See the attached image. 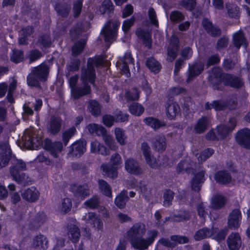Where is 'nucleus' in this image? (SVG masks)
I'll use <instances>...</instances> for the list:
<instances>
[{"label":"nucleus","mask_w":250,"mask_h":250,"mask_svg":"<svg viewBox=\"0 0 250 250\" xmlns=\"http://www.w3.org/2000/svg\"><path fill=\"white\" fill-rule=\"evenodd\" d=\"M125 169L131 174L139 175L142 173V170L138 163L133 159L129 158L125 161Z\"/></svg>","instance_id":"nucleus-13"},{"label":"nucleus","mask_w":250,"mask_h":250,"mask_svg":"<svg viewBox=\"0 0 250 250\" xmlns=\"http://www.w3.org/2000/svg\"><path fill=\"white\" fill-rule=\"evenodd\" d=\"M85 43V41H81L76 43L72 48L73 54L75 56L80 54L84 46Z\"/></svg>","instance_id":"nucleus-56"},{"label":"nucleus","mask_w":250,"mask_h":250,"mask_svg":"<svg viewBox=\"0 0 250 250\" xmlns=\"http://www.w3.org/2000/svg\"><path fill=\"white\" fill-rule=\"evenodd\" d=\"M135 18L131 17L128 20H125L123 23L122 29L124 32H127L133 25L135 21Z\"/></svg>","instance_id":"nucleus-60"},{"label":"nucleus","mask_w":250,"mask_h":250,"mask_svg":"<svg viewBox=\"0 0 250 250\" xmlns=\"http://www.w3.org/2000/svg\"><path fill=\"white\" fill-rule=\"evenodd\" d=\"M119 25L120 22L117 21H109L105 23L101 34L104 36L105 42H110L114 39Z\"/></svg>","instance_id":"nucleus-7"},{"label":"nucleus","mask_w":250,"mask_h":250,"mask_svg":"<svg viewBox=\"0 0 250 250\" xmlns=\"http://www.w3.org/2000/svg\"><path fill=\"white\" fill-rule=\"evenodd\" d=\"M146 65L150 70L155 73H158L160 69V63L154 58H150L146 62Z\"/></svg>","instance_id":"nucleus-40"},{"label":"nucleus","mask_w":250,"mask_h":250,"mask_svg":"<svg viewBox=\"0 0 250 250\" xmlns=\"http://www.w3.org/2000/svg\"><path fill=\"white\" fill-rule=\"evenodd\" d=\"M146 227L142 223L135 224L127 232V236L132 247L137 250H142L146 245L145 239L142 238L146 232Z\"/></svg>","instance_id":"nucleus-1"},{"label":"nucleus","mask_w":250,"mask_h":250,"mask_svg":"<svg viewBox=\"0 0 250 250\" xmlns=\"http://www.w3.org/2000/svg\"><path fill=\"white\" fill-rule=\"evenodd\" d=\"M179 106L175 103L170 102L166 106V112L167 116L170 119H173L178 114Z\"/></svg>","instance_id":"nucleus-28"},{"label":"nucleus","mask_w":250,"mask_h":250,"mask_svg":"<svg viewBox=\"0 0 250 250\" xmlns=\"http://www.w3.org/2000/svg\"><path fill=\"white\" fill-rule=\"evenodd\" d=\"M33 130H26L25 132L24 135L25 140L30 142L33 147L38 148L42 144V140L41 138H35L32 136Z\"/></svg>","instance_id":"nucleus-26"},{"label":"nucleus","mask_w":250,"mask_h":250,"mask_svg":"<svg viewBox=\"0 0 250 250\" xmlns=\"http://www.w3.org/2000/svg\"><path fill=\"white\" fill-rule=\"evenodd\" d=\"M47 149L50 151L51 155L54 158L59 157L62 149V145L61 142H56L50 144Z\"/></svg>","instance_id":"nucleus-27"},{"label":"nucleus","mask_w":250,"mask_h":250,"mask_svg":"<svg viewBox=\"0 0 250 250\" xmlns=\"http://www.w3.org/2000/svg\"><path fill=\"white\" fill-rule=\"evenodd\" d=\"M214 151L212 149L208 148L204 150L199 156L197 159L199 161L202 162L205 161L208 157L211 156L213 153Z\"/></svg>","instance_id":"nucleus-57"},{"label":"nucleus","mask_w":250,"mask_h":250,"mask_svg":"<svg viewBox=\"0 0 250 250\" xmlns=\"http://www.w3.org/2000/svg\"><path fill=\"white\" fill-rule=\"evenodd\" d=\"M12 166L10 167V173L13 179L18 183L24 180L25 175L22 171L26 169V165L21 160H12Z\"/></svg>","instance_id":"nucleus-6"},{"label":"nucleus","mask_w":250,"mask_h":250,"mask_svg":"<svg viewBox=\"0 0 250 250\" xmlns=\"http://www.w3.org/2000/svg\"><path fill=\"white\" fill-rule=\"evenodd\" d=\"M142 150L147 164L151 167H155L158 166V162L153 157H151L150 152V147L146 143L142 144Z\"/></svg>","instance_id":"nucleus-18"},{"label":"nucleus","mask_w":250,"mask_h":250,"mask_svg":"<svg viewBox=\"0 0 250 250\" xmlns=\"http://www.w3.org/2000/svg\"><path fill=\"white\" fill-rule=\"evenodd\" d=\"M127 199V192L125 190H123L116 198L115 203L118 208H122L125 206Z\"/></svg>","instance_id":"nucleus-37"},{"label":"nucleus","mask_w":250,"mask_h":250,"mask_svg":"<svg viewBox=\"0 0 250 250\" xmlns=\"http://www.w3.org/2000/svg\"><path fill=\"white\" fill-rule=\"evenodd\" d=\"M230 125L227 127L224 125H221L217 127L215 131H212L209 132L207 137L208 139L213 140L215 138L218 139L224 138L229 131H232L235 126V122L232 120L229 123Z\"/></svg>","instance_id":"nucleus-8"},{"label":"nucleus","mask_w":250,"mask_h":250,"mask_svg":"<svg viewBox=\"0 0 250 250\" xmlns=\"http://www.w3.org/2000/svg\"><path fill=\"white\" fill-rule=\"evenodd\" d=\"M111 164L116 167H111L107 164H103L101 169L105 173V174L111 178H115L117 176V167L122 163V159L118 153L113 154L110 158Z\"/></svg>","instance_id":"nucleus-5"},{"label":"nucleus","mask_w":250,"mask_h":250,"mask_svg":"<svg viewBox=\"0 0 250 250\" xmlns=\"http://www.w3.org/2000/svg\"><path fill=\"white\" fill-rule=\"evenodd\" d=\"M115 121V119L112 116L106 115L103 116V122L106 126H111Z\"/></svg>","instance_id":"nucleus-64"},{"label":"nucleus","mask_w":250,"mask_h":250,"mask_svg":"<svg viewBox=\"0 0 250 250\" xmlns=\"http://www.w3.org/2000/svg\"><path fill=\"white\" fill-rule=\"evenodd\" d=\"M88 108L92 114L95 116H97L101 113V106L96 101H90Z\"/></svg>","instance_id":"nucleus-42"},{"label":"nucleus","mask_w":250,"mask_h":250,"mask_svg":"<svg viewBox=\"0 0 250 250\" xmlns=\"http://www.w3.org/2000/svg\"><path fill=\"white\" fill-rule=\"evenodd\" d=\"M136 34L137 36L149 44L150 42V35L149 32L144 31L142 28H138L136 30Z\"/></svg>","instance_id":"nucleus-47"},{"label":"nucleus","mask_w":250,"mask_h":250,"mask_svg":"<svg viewBox=\"0 0 250 250\" xmlns=\"http://www.w3.org/2000/svg\"><path fill=\"white\" fill-rule=\"evenodd\" d=\"M224 78L226 80L225 83L232 87H239L243 85V82L239 78L227 75L224 76Z\"/></svg>","instance_id":"nucleus-30"},{"label":"nucleus","mask_w":250,"mask_h":250,"mask_svg":"<svg viewBox=\"0 0 250 250\" xmlns=\"http://www.w3.org/2000/svg\"><path fill=\"white\" fill-rule=\"evenodd\" d=\"M146 124L154 129H157L164 125L157 119L153 117H148L144 119Z\"/></svg>","instance_id":"nucleus-46"},{"label":"nucleus","mask_w":250,"mask_h":250,"mask_svg":"<svg viewBox=\"0 0 250 250\" xmlns=\"http://www.w3.org/2000/svg\"><path fill=\"white\" fill-rule=\"evenodd\" d=\"M203 25L207 31L210 35L215 36L220 34V29L218 27L213 26L208 20H204Z\"/></svg>","instance_id":"nucleus-29"},{"label":"nucleus","mask_w":250,"mask_h":250,"mask_svg":"<svg viewBox=\"0 0 250 250\" xmlns=\"http://www.w3.org/2000/svg\"><path fill=\"white\" fill-rule=\"evenodd\" d=\"M87 224H90L93 227L98 229H103V224L99 216L93 212H89L86 214L83 218Z\"/></svg>","instance_id":"nucleus-16"},{"label":"nucleus","mask_w":250,"mask_h":250,"mask_svg":"<svg viewBox=\"0 0 250 250\" xmlns=\"http://www.w3.org/2000/svg\"><path fill=\"white\" fill-rule=\"evenodd\" d=\"M158 235V232L155 230L149 231L147 233V237L146 239H145L146 242L145 246L142 247L141 250L146 249L148 246L151 244L154 241L155 239Z\"/></svg>","instance_id":"nucleus-49"},{"label":"nucleus","mask_w":250,"mask_h":250,"mask_svg":"<svg viewBox=\"0 0 250 250\" xmlns=\"http://www.w3.org/2000/svg\"><path fill=\"white\" fill-rule=\"evenodd\" d=\"M241 219V215L240 211L238 209H235L232 211L229 215V227L232 229H235L239 227L240 221Z\"/></svg>","instance_id":"nucleus-20"},{"label":"nucleus","mask_w":250,"mask_h":250,"mask_svg":"<svg viewBox=\"0 0 250 250\" xmlns=\"http://www.w3.org/2000/svg\"><path fill=\"white\" fill-rule=\"evenodd\" d=\"M72 207L71 200L69 198L64 199L60 207V210L62 213H65L70 210Z\"/></svg>","instance_id":"nucleus-51"},{"label":"nucleus","mask_w":250,"mask_h":250,"mask_svg":"<svg viewBox=\"0 0 250 250\" xmlns=\"http://www.w3.org/2000/svg\"><path fill=\"white\" fill-rule=\"evenodd\" d=\"M102 135L103 136V140H104L105 144L110 149L115 150L117 149L118 147L114 142V139L110 135L106 134L105 132Z\"/></svg>","instance_id":"nucleus-44"},{"label":"nucleus","mask_w":250,"mask_h":250,"mask_svg":"<svg viewBox=\"0 0 250 250\" xmlns=\"http://www.w3.org/2000/svg\"><path fill=\"white\" fill-rule=\"evenodd\" d=\"M174 193L172 191H167L164 196V204L165 206H168L173 198Z\"/></svg>","instance_id":"nucleus-62"},{"label":"nucleus","mask_w":250,"mask_h":250,"mask_svg":"<svg viewBox=\"0 0 250 250\" xmlns=\"http://www.w3.org/2000/svg\"><path fill=\"white\" fill-rule=\"evenodd\" d=\"M178 50V44L177 39L174 38L173 42H171L167 50V60L173 61L176 57Z\"/></svg>","instance_id":"nucleus-25"},{"label":"nucleus","mask_w":250,"mask_h":250,"mask_svg":"<svg viewBox=\"0 0 250 250\" xmlns=\"http://www.w3.org/2000/svg\"><path fill=\"white\" fill-rule=\"evenodd\" d=\"M225 104L222 101H214L212 104L207 103L206 108L207 109L214 108L216 111L221 110L225 108Z\"/></svg>","instance_id":"nucleus-53"},{"label":"nucleus","mask_w":250,"mask_h":250,"mask_svg":"<svg viewBox=\"0 0 250 250\" xmlns=\"http://www.w3.org/2000/svg\"><path fill=\"white\" fill-rule=\"evenodd\" d=\"M226 234L225 230L218 231L217 229L212 228L210 230L207 228H203L196 232L194 238L196 240H200L207 237H211L219 241L225 238Z\"/></svg>","instance_id":"nucleus-4"},{"label":"nucleus","mask_w":250,"mask_h":250,"mask_svg":"<svg viewBox=\"0 0 250 250\" xmlns=\"http://www.w3.org/2000/svg\"><path fill=\"white\" fill-rule=\"evenodd\" d=\"M226 8L229 17L235 18L239 17V9L236 5L228 2L226 4Z\"/></svg>","instance_id":"nucleus-36"},{"label":"nucleus","mask_w":250,"mask_h":250,"mask_svg":"<svg viewBox=\"0 0 250 250\" xmlns=\"http://www.w3.org/2000/svg\"><path fill=\"white\" fill-rule=\"evenodd\" d=\"M76 131L75 128L72 127L63 132L62 141L65 146L67 145L69 139L74 135Z\"/></svg>","instance_id":"nucleus-54"},{"label":"nucleus","mask_w":250,"mask_h":250,"mask_svg":"<svg viewBox=\"0 0 250 250\" xmlns=\"http://www.w3.org/2000/svg\"><path fill=\"white\" fill-rule=\"evenodd\" d=\"M227 245L230 250H238L241 246V239L237 233H232L227 239Z\"/></svg>","instance_id":"nucleus-15"},{"label":"nucleus","mask_w":250,"mask_h":250,"mask_svg":"<svg viewBox=\"0 0 250 250\" xmlns=\"http://www.w3.org/2000/svg\"><path fill=\"white\" fill-rule=\"evenodd\" d=\"M169 19L172 22H180L184 20V16L181 12L174 11L170 13Z\"/></svg>","instance_id":"nucleus-55"},{"label":"nucleus","mask_w":250,"mask_h":250,"mask_svg":"<svg viewBox=\"0 0 250 250\" xmlns=\"http://www.w3.org/2000/svg\"><path fill=\"white\" fill-rule=\"evenodd\" d=\"M236 140L243 147L250 148V130L245 128L239 131L236 136Z\"/></svg>","instance_id":"nucleus-11"},{"label":"nucleus","mask_w":250,"mask_h":250,"mask_svg":"<svg viewBox=\"0 0 250 250\" xmlns=\"http://www.w3.org/2000/svg\"><path fill=\"white\" fill-rule=\"evenodd\" d=\"M78 79L77 76H74L70 78L69 80V84L71 89V92L73 96L75 98H78L80 96L87 94L90 92V88L89 85L87 84L89 83V77L87 73V71L83 70L81 80L83 82V87L82 88H75V85Z\"/></svg>","instance_id":"nucleus-2"},{"label":"nucleus","mask_w":250,"mask_h":250,"mask_svg":"<svg viewBox=\"0 0 250 250\" xmlns=\"http://www.w3.org/2000/svg\"><path fill=\"white\" fill-rule=\"evenodd\" d=\"M48 69V66L44 63L34 67L32 72L27 77L28 84L30 86H37L40 82L45 81L47 78Z\"/></svg>","instance_id":"nucleus-3"},{"label":"nucleus","mask_w":250,"mask_h":250,"mask_svg":"<svg viewBox=\"0 0 250 250\" xmlns=\"http://www.w3.org/2000/svg\"><path fill=\"white\" fill-rule=\"evenodd\" d=\"M99 10L101 14L108 15L113 10L111 1L105 0L100 7Z\"/></svg>","instance_id":"nucleus-35"},{"label":"nucleus","mask_w":250,"mask_h":250,"mask_svg":"<svg viewBox=\"0 0 250 250\" xmlns=\"http://www.w3.org/2000/svg\"><path fill=\"white\" fill-rule=\"evenodd\" d=\"M193 166V164L190 162V159L187 158L185 160L181 161L178 164L177 169L179 172L184 170L188 171V169Z\"/></svg>","instance_id":"nucleus-41"},{"label":"nucleus","mask_w":250,"mask_h":250,"mask_svg":"<svg viewBox=\"0 0 250 250\" xmlns=\"http://www.w3.org/2000/svg\"><path fill=\"white\" fill-rule=\"evenodd\" d=\"M130 112L135 116L141 115L144 111L143 106L138 103L132 104L129 107Z\"/></svg>","instance_id":"nucleus-45"},{"label":"nucleus","mask_w":250,"mask_h":250,"mask_svg":"<svg viewBox=\"0 0 250 250\" xmlns=\"http://www.w3.org/2000/svg\"><path fill=\"white\" fill-rule=\"evenodd\" d=\"M165 140V138L163 136L157 137L153 142V147L158 151L164 150L166 146Z\"/></svg>","instance_id":"nucleus-38"},{"label":"nucleus","mask_w":250,"mask_h":250,"mask_svg":"<svg viewBox=\"0 0 250 250\" xmlns=\"http://www.w3.org/2000/svg\"><path fill=\"white\" fill-rule=\"evenodd\" d=\"M87 128L90 133H95L99 136L103 135L106 132L105 129L102 125L95 124L88 125Z\"/></svg>","instance_id":"nucleus-39"},{"label":"nucleus","mask_w":250,"mask_h":250,"mask_svg":"<svg viewBox=\"0 0 250 250\" xmlns=\"http://www.w3.org/2000/svg\"><path fill=\"white\" fill-rule=\"evenodd\" d=\"M209 124L208 120L206 118H202L199 120L196 126L195 130L197 132L201 133L206 129Z\"/></svg>","instance_id":"nucleus-43"},{"label":"nucleus","mask_w":250,"mask_h":250,"mask_svg":"<svg viewBox=\"0 0 250 250\" xmlns=\"http://www.w3.org/2000/svg\"><path fill=\"white\" fill-rule=\"evenodd\" d=\"M0 147L2 149V152H0V168H1L8 164L11 150L6 142L0 143Z\"/></svg>","instance_id":"nucleus-12"},{"label":"nucleus","mask_w":250,"mask_h":250,"mask_svg":"<svg viewBox=\"0 0 250 250\" xmlns=\"http://www.w3.org/2000/svg\"><path fill=\"white\" fill-rule=\"evenodd\" d=\"M75 196L81 200H83L89 195L88 187L87 185L74 186L73 188Z\"/></svg>","instance_id":"nucleus-24"},{"label":"nucleus","mask_w":250,"mask_h":250,"mask_svg":"<svg viewBox=\"0 0 250 250\" xmlns=\"http://www.w3.org/2000/svg\"><path fill=\"white\" fill-rule=\"evenodd\" d=\"M62 120L59 118H53L48 125V129L52 133L58 132L61 126Z\"/></svg>","instance_id":"nucleus-31"},{"label":"nucleus","mask_w":250,"mask_h":250,"mask_svg":"<svg viewBox=\"0 0 250 250\" xmlns=\"http://www.w3.org/2000/svg\"><path fill=\"white\" fill-rule=\"evenodd\" d=\"M181 5L185 8L192 11L196 5V0H183Z\"/></svg>","instance_id":"nucleus-59"},{"label":"nucleus","mask_w":250,"mask_h":250,"mask_svg":"<svg viewBox=\"0 0 250 250\" xmlns=\"http://www.w3.org/2000/svg\"><path fill=\"white\" fill-rule=\"evenodd\" d=\"M204 172L203 170L195 173L191 182L192 189L195 191L199 190L201 184L204 182Z\"/></svg>","instance_id":"nucleus-23"},{"label":"nucleus","mask_w":250,"mask_h":250,"mask_svg":"<svg viewBox=\"0 0 250 250\" xmlns=\"http://www.w3.org/2000/svg\"><path fill=\"white\" fill-rule=\"evenodd\" d=\"M234 45L239 49L241 45L246 46V42L243 33L241 31L236 32L233 35Z\"/></svg>","instance_id":"nucleus-34"},{"label":"nucleus","mask_w":250,"mask_h":250,"mask_svg":"<svg viewBox=\"0 0 250 250\" xmlns=\"http://www.w3.org/2000/svg\"><path fill=\"white\" fill-rule=\"evenodd\" d=\"M103 62V57L98 56L95 59L90 58L88 60L87 69L85 70L89 77V83H93L95 77L94 66L101 65Z\"/></svg>","instance_id":"nucleus-10"},{"label":"nucleus","mask_w":250,"mask_h":250,"mask_svg":"<svg viewBox=\"0 0 250 250\" xmlns=\"http://www.w3.org/2000/svg\"><path fill=\"white\" fill-rule=\"evenodd\" d=\"M116 139L121 145H125L127 143V136L125 131L120 128H116L114 131Z\"/></svg>","instance_id":"nucleus-32"},{"label":"nucleus","mask_w":250,"mask_h":250,"mask_svg":"<svg viewBox=\"0 0 250 250\" xmlns=\"http://www.w3.org/2000/svg\"><path fill=\"white\" fill-rule=\"evenodd\" d=\"M90 151L91 153L101 154L104 156L110 153L109 150L97 140H94L91 142Z\"/></svg>","instance_id":"nucleus-19"},{"label":"nucleus","mask_w":250,"mask_h":250,"mask_svg":"<svg viewBox=\"0 0 250 250\" xmlns=\"http://www.w3.org/2000/svg\"><path fill=\"white\" fill-rule=\"evenodd\" d=\"M215 180L220 183L227 184L231 181V177L225 171H219L214 176Z\"/></svg>","instance_id":"nucleus-33"},{"label":"nucleus","mask_w":250,"mask_h":250,"mask_svg":"<svg viewBox=\"0 0 250 250\" xmlns=\"http://www.w3.org/2000/svg\"><path fill=\"white\" fill-rule=\"evenodd\" d=\"M226 199L224 197L221 195L215 196L211 201L212 206L214 208H218L222 207L225 204Z\"/></svg>","instance_id":"nucleus-48"},{"label":"nucleus","mask_w":250,"mask_h":250,"mask_svg":"<svg viewBox=\"0 0 250 250\" xmlns=\"http://www.w3.org/2000/svg\"><path fill=\"white\" fill-rule=\"evenodd\" d=\"M22 198L30 202L36 201L39 197L40 193L38 190L33 187L21 191Z\"/></svg>","instance_id":"nucleus-17"},{"label":"nucleus","mask_w":250,"mask_h":250,"mask_svg":"<svg viewBox=\"0 0 250 250\" xmlns=\"http://www.w3.org/2000/svg\"><path fill=\"white\" fill-rule=\"evenodd\" d=\"M99 188L102 193L106 196L111 197V189L108 184L104 180H99Z\"/></svg>","instance_id":"nucleus-52"},{"label":"nucleus","mask_w":250,"mask_h":250,"mask_svg":"<svg viewBox=\"0 0 250 250\" xmlns=\"http://www.w3.org/2000/svg\"><path fill=\"white\" fill-rule=\"evenodd\" d=\"M134 61L129 52H125L124 56L117 62V67L127 77L130 76L129 66L132 65L134 67Z\"/></svg>","instance_id":"nucleus-9"},{"label":"nucleus","mask_w":250,"mask_h":250,"mask_svg":"<svg viewBox=\"0 0 250 250\" xmlns=\"http://www.w3.org/2000/svg\"><path fill=\"white\" fill-rule=\"evenodd\" d=\"M68 235L72 242H76L78 240L80 237L79 230L76 226H73L69 228Z\"/></svg>","instance_id":"nucleus-50"},{"label":"nucleus","mask_w":250,"mask_h":250,"mask_svg":"<svg viewBox=\"0 0 250 250\" xmlns=\"http://www.w3.org/2000/svg\"><path fill=\"white\" fill-rule=\"evenodd\" d=\"M148 15L151 23L155 26H158V21L157 19L156 13L153 8H150L148 11Z\"/></svg>","instance_id":"nucleus-61"},{"label":"nucleus","mask_w":250,"mask_h":250,"mask_svg":"<svg viewBox=\"0 0 250 250\" xmlns=\"http://www.w3.org/2000/svg\"><path fill=\"white\" fill-rule=\"evenodd\" d=\"M99 201L96 197H93L91 198L90 199L86 201L84 204L85 205L90 208H95L98 205Z\"/></svg>","instance_id":"nucleus-63"},{"label":"nucleus","mask_w":250,"mask_h":250,"mask_svg":"<svg viewBox=\"0 0 250 250\" xmlns=\"http://www.w3.org/2000/svg\"><path fill=\"white\" fill-rule=\"evenodd\" d=\"M48 240L43 235H38L33 240L32 246L39 250H46L48 248Z\"/></svg>","instance_id":"nucleus-21"},{"label":"nucleus","mask_w":250,"mask_h":250,"mask_svg":"<svg viewBox=\"0 0 250 250\" xmlns=\"http://www.w3.org/2000/svg\"><path fill=\"white\" fill-rule=\"evenodd\" d=\"M71 153L72 155L81 156L86 151V142L84 141H79L73 144L71 146Z\"/></svg>","instance_id":"nucleus-22"},{"label":"nucleus","mask_w":250,"mask_h":250,"mask_svg":"<svg viewBox=\"0 0 250 250\" xmlns=\"http://www.w3.org/2000/svg\"><path fill=\"white\" fill-rule=\"evenodd\" d=\"M23 53L20 50H13L11 57V61L16 63H18L23 59Z\"/></svg>","instance_id":"nucleus-58"},{"label":"nucleus","mask_w":250,"mask_h":250,"mask_svg":"<svg viewBox=\"0 0 250 250\" xmlns=\"http://www.w3.org/2000/svg\"><path fill=\"white\" fill-rule=\"evenodd\" d=\"M204 65L201 62L194 64L192 66H189L188 73V78L186 82L189 83L203 70Z\"/></svg>","instance_id":"nucleus-14"}]
</instances>
